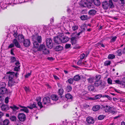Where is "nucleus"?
I'll return each instance as SVG.
<instances>
[{
    "mask_svg": "<svg viewBox=\"0 0 125 125\" xmlns=\"http://www.w3.org/2000/svg\"><path fill=\"white\" fill-rule=\"evenodd\" d=\"M7 73L9 74V81L8 85L9 86L11 87L14 85L15 83L14 78L15 77L16 78H18L19 73L17 72L16 73L12 72H9Z\"/></svg>",
    "mask_w": 125,
    "mask_h": 125,
    "instance_id": "f257e3e1",
    "label": "nucleus"
},
{
    "mask_svg": "<svg viewBox=\"0 0 125 125\" xmlns=\"http://www.w3.org/2000/svg\"><path fill=\"white\" fill-rule=\"evenodd\" d=\"M95 86L101 89H103L105 86V83L101 80H97L94 83Z\"/></svg>",
    "mask_w": 125,
    "mask_h": 125,
    "instance_id": "f03ea898",
    "label": "nucleus"
},
{
    "mask_svg": "<svg viewBox=\"0 0 125 125\" xmlns=\"http://www.w3.org/2000/svg\"><path fill=\"white\" fill-rule=\"evenodd\" d=\"M46 43L47 46L50 49H51L53 46L52 41L51 39L50 38L46 39Z\"/></svg>",
    "mask_w": 125,
    "mask_h": 125,
    "instance_id": "7ed1b4c3",
    "label": "nucleus"
},
{
    "mask_svg": "<svg viewBox=\"0 0 125 125\" xmlns=\"http://www.w3.org/2000/svg\"><path fill=\"white\" fill-rule=\"evenodd\" d=\"M31 37L33 41H37L38 42L40 43L42 42V38L41 36L33 35Z\"/></svg>",
    "mask_w": 125,
    "mask_h": 125,
    "instance_id": "20e7f679",
    "label": "nucleus"
},
{
    "mask_svg": "<svg viewBox=\"0 0 125 125\" xmlns=\"http://www.w3.org/2000/svg\"><path fill=\"white\" fill-rule=\"evenodd\" d=\"M42 102L44 104L48 105L49 104H53L49 97H44L43 99Z\"/></svg>",
    "mask_w": 125,
    "mask_h": 125,
    "instance_id": "39448f33",
    "label": "nucleus"
},
{
    "mask_svg": "<svg viewBox=\"0 0 125 125\" xmlns=\"http://www.w3.org/2000/svg\"><path fill=\"white\" fill-rule=\"evenodd\" d=\"M18 118L20 121H24L26 119V116L24 113H20L18 115Z\"/></svg>",
    "mask_w": 125,
    "mask_h": 125,
    "instance_id": "423d86ee",
    "label": "nucleus"
},
{
    "mask_svg": "<svg viewBox=\"0 0 125 125\" xmlns=\"http://www.w3.org/2000/svg\"><path fill=\"white\" fill-rule=\"evenodd\" d=\"M53 41L55 43L57 44H61V39L60 36H54L53 37Z\"/></svg>",
    "mask_w": 125,
    "mask_h": 125,
    "instance_id": "0eeeda50",
    "label": "nucleus"
},
{
    "mask_svg": "<svg viewBox=\"0 0 125 125\" xmlns=\"http://www.w3.org/2000/svg\"><path fill=\"white\" fill-rule=\"evenodd\" d=\"M19 106L21 108L20 111L21 112H23L26 113H28L29 112V111L28 109V107L22 106L20 105H19Z\"/></svg>",
    "mask_w": 125,
    "mask_h": 125,
    "instance_id": "6e6552de",
    "label": "nucleus"
},
{
    "mask_svg": "<svg viewBox=\"0 0 125 125\" xmlns=\"http://www.w3.org/2000/svg\"><path fill=\"white\" fill-rule=\"evenodd\" d=\"M86 121L89 124H93L94 123V120L93 117L88 116L86 118Z\"/></svg>",
    "mask_w": 125,
    "mask_h": 125,
    "instance_id": "1a4fd4ad",
    "label": "nucleus"
},
{
    "mask_svg": "<svg viewBox=\"0 0 125 125\" xmlns=\"http://www.w3.org/2000/svg\"><path fill=\"white\" fill-rule=\"evenodd\" d=\"M23 45L25 47H29L30 44V40L28 39H24L23 41Z\"/></svg>",
    "mask_w": 125,
    "mask_h": 125,
    "instance_id": "9d476101",
    "label": "nucleus"
},
{
    "mask_svg": "<svg viewBox=\"0 0 125 125\" xmlns=\"http://www.w3.org/2000/svg\"><path fill=\"white\" fill-rule=\"evenodd\" d=\"M16 38L20 43L22 42L25 39L23 36L21 35H19L17 37H16Z\"/></svg>",
    "mask_w": 125,
    "mask_h": 125,
    "instance_id": "9b49d317",
    "label": "nucleus"
},
{
    "mask_svg": "<svg viewBox=\"0 0 125 125\" xmlns=\"http://www.w3.org/2000/svg\"><path fill=\"white\" fill-rule=\"evenodd\" d=\"M102 7L104 10H107L108 8V4L107 1L104 2L102 3Z\"/></svg>",
    "mask_w": 125,
    "mask_h": 125,
    "instance_id": "f8f14e48",
    "label": "nucleus"
},
{
    "mask_svg": "<svg viewBox=\"0 0 125 125\" xmlns=\"http://www.w3.org/2000/svg\"><path fill=\"white\" fill-rule=\"evenodd\" d=\"M13 42L14 44L17 47L20 48H21V46L20 44L19 43L17 39H16L13 40Z\"/></svg>",
    "mask_w": 125,
    "mask_h": 125,
    "instance_id": "ddd939ff",
    "label": "nucleus"
},
{
    "mask_svg": "<svg viewBox=\"0 0 125 125\" xmlns=\"http://www.w3.org/2000/svg\"><path fill=\"white\" fill-rule=\"evenodd\" d=\"M7 89L5 87H1L0 88V94H3L6 93Z\"/></svg>",
    "mask_w": 125,
    "mask_h": 125,
    "instance_id": "4468645a",
    "label": "nucleus"
},
{
    "mask_svg": "<svg viewBox=\"0 0 125 125\" xmlns=\"http://www.w3.org/2000/svg\"><path fill=\"white\" fill-rule=\"evenodd\" d=\"M79 3L81 7H86L87 5L86 2L84 1L83 0H81Z\"/></svg>",
    "mask_w": 125,
    "mask_h": 125,
    "instance_id": "2eb2a0df",
    "label": "nucleus"
},
{
    "mask_svg": "<svg viewBox=\"0 0 125 125\" xmlns=\"http://www.w3.org/2000/svg\"><path fill=\"white\" fill-rule=\"evenodd\" d=\"M101 106L99 105H97L93 106L92 109L93 111L95 112L98 110L100 108Z\"/></svg>",
    "mask_w": 125,
    "mask_h": 125,
    "instance_id": "dca6fc26",
    "label": "nucleus"
},
{
    "mask_svg": "<svg viewBox=\"0 0 125 125\" xmlns=\"http://www.w3.org/2000/svg\"><path fill=\"white\" fill-rule=\"evenodd\" d=\"M104 110L106 112H109L111 111L112 108L110 106L108 105H105L104 106Z\"/></svg>",
    "mask_w": 125,
    "mask_h": 125,
    "instance_id": "f3484780",
    "label": "nucleus"
},
{
    "mask_svg": "<svg viewBox=\"0 0 125 125\" xmlns=\"http://www.w3.org/2000/svg\"><path fill=\"white\" fill-rule=\"evenodd\" d=\"M71 42L72 45H74L77 43V41L75 37H72L71 38Z\"/></svg>",
    "mask_w": 125,
    "mask_h": 125,
    "instance_id": "a211bd4d",
    "label": "nucleus"
},
{
    "mask_svg": "<svg viewBox=\"0 0 125 125\" xmlns=\"http://www.w3.org/2000/svg\"><path fill=\"white\" fill-rule=\"evenodd\" d=\"M114 81L115 82V83L124 85V86L125 87V83L124 81H120L119 80H116Z\"/></svg>",
    "mask_w": 125,
    "mask_h": 125,
    "instance_id": "6ab92c4d",
    "label": "nucleus"
},
{
    "mask_svg": "<svg viewBox=\"0 0 125 125\" xmlns=\"http://www.w3.org/2000/svg\"><path fill=\"white\" fill-rule=\"evenodd\" d=\"M97 12V11L93 9L90 10L88 12V14L91 15H94Z\"/></svg>",
    "mask_w": 125,
    "mask_h": 125,
    "instance_id": "aec40b11",
    "label": "nucleus"
},
{
    "mask_svg": "<svg viewBox=\"0 0 125 125\" xmlns=\"http://www.w3.org/2000/svg\"><path fill=\"white\" fill-rule=\"evenodd\" d=\"M69 40V38L67 36H64L61 39V43H65L68 41Z\"/></svg>",
    "mask_w": 125,
    "mask_h": 125,
    "instance_id": "412c9836",
    "label": "nucleus"
},
{
    "mask_svg": "<svg viewBox=\"0 0 125 125\" xmlns=\"http://www.w3.org/2000/svg\"><path fill=\"white\" fill-rule=\"evenodd\" d=\"M63 49V47L60 45L56 46L55 50L57 51H61Z\"/></svg>",
    "mask_w": 125,
    "mask_h": 125,
    "instance_id": "4be33fe9",
    "label": "nucleus"
},
{
    "mask_svg": "<svg viewBox=\"0 0 125 125\" xmlns=\"http://www.w3.org/2000/svg\"><path fill=\"white\" fill-rule=\"evenodd\" d=\"M1 108L2 111H7L9 109V107L7 105H3L1 106Z\"/></svg>",
    "mask_w": 125,
    "mask_h": 125,
    "instance_id": "5701e85b",
    "label": "nucleus"
},
{
    "mask_svg": "<svg viewBox=\"0 0 125 125\" xmlns=\"http://www.w3.org/2000/svg\"><path fill=\"white\" fill-rule=\"evenodd\" d=\"M45 48V46L44 45L41 44L40 45L38 49V50L39 51H43V50H44Z\"/></svg>",
    "mask_w": 125,
    "mask_h": 125,
    "instance_id": "b1692460",
    "label": "nucleus"
},
{
    "mask_svg": "<svg viewBox=\"0 0 125 125\" xmlns=\"http://www.w3.org/2000/svg\"><path fill=\"white\" fill-rule=\"evenodd\" d=\"M93 2L95 5L97 6H100L101 4L99 0H93Z\"/></svg>",
    "mask_w": 125,
    "mask_h": 125,
    "instance_id": "393cba45",
    "label": "nucleus"
},
{
    "mask_svg": "<svg viewBox=\"0 0 125 125\" xmlns=\"http://www.w3.org/2000/svg\"><path fill=\"white\" fill-rule=\"evenodd\" d=\"M51 98L52 100L56 101L58 100V97L56 95H52L51 96Z\"/></svg>",
    "mask_w": 125,
    "mask_h": 125,
    "instance_id": "a878e982",
    "label": "nucleus"
},
{
    "mask_svg": "<svg viewBox=\"0 0 125 125\" xmlns=\"http://www.w3.org/2000/svg\"><path fill=\"white\" fill-rule=\"evenodd\" d=\"M73 79L74 81H76L80 80L81 77L79 75H77L74 76Z\"/></svg>",
    "mask_w": 125,
    "mask_h": 125,
    "instance_id": "bb28decb",
    "label": "nucleus"
},
{
    "mask_svg": "<svg viewBox=\"0 0 125 125\" xmlns=\"http://www.w3.org/2000/svg\"><path fill=\"white\" fill-rule=\"evenodd\" d=\"M109 7L110 8H112L114 7V5L111 0H110L109 1Z\"/></svg>",
    "mask_w": 125,
    "mask_h": 125,
    "instance_id": "cd10ccee",
    "label": "nucleus"
},
{
    "mask_svg": "<svg viewBox=\"0 0 125 125\" xmlns=\"http://www.w3.org/2000/svg\"><path fill=\"white\" fill-rule=\"evenodd\" d=\"M36 104L35 103H34L33 104H31L30 106H28L27 107L28 108L30 109H32L33 108H35L36 106Z\"/></svg>",
    "mask_w": 125,
    "mask_h": 125,
    "instance_id": "c85d7f7f",
    "label": "nucleus"
},
{
    "mask_svg": "<svg viewBox=\"0 0 125 125\" xmlns=\"http://www.w3.org/2000/svg\"><path fill=\"white\" fill-rule=\"evenodd\" d=\"M10 108L12 109L13 111H15L19 109V107H17L15 105H13L12 106H10Z\"/></svg>",
    "mask_w": 125,
    "mask_h": 125,
    "instance_id": "c756f323",
    "label": "nucleus"
},
{
    "mask_svg": "<svg viewBox=\"0 0 125 125\" xmlns=\"http://www.w3.org/2000/svg\"><path fill=\"white\" fill-rule=\"evenodd\" d=\"M111 63V62L110 61L107 60L105 61L104 63V65L105 66H107L110 65Z\"/></svg>",
    "mask_w": 125,
    "mask_h": 125,
    "instance_id": "7c9ffc66",
    "label": "nucleus"
},
{
    "mask_svg": "<svg viewBox=\"0 0 125 125\" xmlns=\"http://www.w3.org/2000/svg\"><path fill=\"white\" fill-rule=\"evenodd\" d=\"M80 18L82 20H85L88 18V17L87 15H83L80 17Z\"/></svg>",
    "mask_w": 125,
    "mask_h": 125,
    "instance_id": "2f4dec72",
    "label": "nucleus"
},
{
    "mask_svg": "<svg viewBox=\"0 0 125 125\" xmlns=\"http://www.w3.org/2000/svg\"><path fill=\"white\" fill-rule=\"evenodd\" d=\"M65 97L68 99H72L73 98L72 96L69 94H67L65 95Z\"/></svg>",
    "mask_w": 125,
    "mask_h": 125,
    "instance_id": "473e14b6",
    "label": "nucleus"
},
{
    "mask_svg": "<svg viewBox=\"0 0 125 125\" xmlns=\"http://www.w3.org/2000/svg\"><path fill=\"white\" fill-rule=\"evenodd\" d=\"M88 89L90 91H93L94 90V87L92 85H90L88 86Z\"/></svg>",
    "mask_w": 125,
    "mask_h": 125,
    "instance_id": "72a5a7b5",
    "label": "nucleus"
},
{
    "mask_svg": "<svg viewBox=\"0 0 125 125\" xmlns=\"http://www.w3.org/2000/svg\"><path fill=\"white\" fill-rule=\"evenodd\" d=\"M10 119L12 121H16V117L14 115H12L10 116Z\"/></svg>",
    "mask_w": 125,
    "mask_h": 125,
    "instance_id": "f704fd0d",
    "label": "nucleus"
},
{
    "mask_svg": "<svg viewBox=\"0 0 125 125\" xmlns=\"http://www.w3.org/2000/svg\"><path fill=\"white\" fill-rule=\"evenodd\" d=\"M33 44L34 47L36 48H38L39 46V44L36 41H34V42L33 43Z\"/></svg>",
    "mask_w": 125,
    "mask_h": 125,
    "instance_id": "c9c22d12",
    "label": "nucleus"
},
{
    "mask_svg": "<svg viewBox=\"0 0 125 125\" xmlns=\"http://www.w3.org/2000/svg\"><path fill=\"white\" fill-rule=\"evenodd\" d=\"M9 123V120L7 119L4 120L3 122V125H8Z\"/></svg>",
    "mask_w": 125,
    "mask_h": 125,
    "instance_id": "e433bc0d",
    "label": "nucleus"
},
{
    "mask_svg": "<svg viewBox=\"0 0 125 125\" xmlns=\"http://www.w3.org/2000/svg\"><path fill=\"white\" fill-rule=\"evenodd\" d=\"M115 57V55L113 54H109L108 56V58L109 59H112Z\"/></svg>",
    "mask_w": 125,
    "mask_h": 125,
    "instance_id": "4c0bfd02",
    "label": "nucleus"
},
{
    "mask_svg": "<svg viewBox=\"0 0 125 125\" xmlns=\"http://www.w3.org/2000/svg\"><path fill=\"white\" fill-rule=\"evenodd\" d=\"M66 89L68 92L71 91L72 89L71 86L70 85H68L66 88Z\"/></svg>",
    "mask_w": 125,
    "mask_h": 125,
    "instance_id": "58836bf2",
    "label": "nucleus"
},
{
    "mask_svg": "<svg viewBox=\"0 0 125 125\" xmlns=\"http://www.w3.org/2000/svg\"><path fill=\"white\" fill-rule=\"evenodd\" d=\"M73 79L72 78H70L67 81H66V82H67L70 84H72L73 83Z\"/></svg>",
    "mask_w": 125,
    "mask_h": 125,
    "instance_id": "ea45409f",
    "label": "nucleus"
},
{
    "mask_svg": "<svg viewBox=\"0 0 125 125\" xmlns=\"http://www.w3.org/2000/svg\"><path fill=\"white\" fill-rule=\"evenodd\" d=\"M42 52L45 54H48L50 53L49 51L46 48L44 50H43Z\"/></svg>",
    "mask_w": 125,
    "mask_h": 125,
    "instance_id": "a19ab883",
    "label": "nucleus"
},
{
    "mask_svg": "<svg viewBox=\"0 0 125 125\" xmlns=\"http://www.w3.org/2000/svg\"><path fill=\"white\" fill-rule=\"evenodd\" d=\"M63 90L62 88H61L60 89H59V90L58 92L59 94L60 95H61L63 94Z\"/></svg>",
    "mask_w": 125,
    "mask_h": 125,
    "instance_id": "79ce46f5",
    "label": "nucleus"
},
{
    "mask_svg": "<svg viewBox=\"0 0 125 125\" xmlns=\"http://www.w3.org/2000/svg\"><path fill=\"white\" fill-rule=\"evenodd\" d=\"M92 3H90L89 4H87V5L86 7L89 8H93V6L92 4Z\"/></svg>",
    "mask_w": 125,
    "mask_h": 125,
    "instance_id": "37998d69",
    "label": "nucleus"
},
{
    "mask_svg": "<svg viewBox=\"0 0 125 125\" xmlns=\"http://www.w3.org/2000/svg\"><path fill=\"white\" fill-rule=\"evenodd\" d=\"M116 52L117 55L118 56H120L122 54V50L120 49L118 50Z\"/></svg>",
    "mask_w": 125,
    "mask_h": 125,
    "instance_id": "c03bdc74",
    "label": "nucleus"
},
{
    "mask_svg": "<svg viewBox=\"0 0 125 125\" xmlns=\"http://www.w3.org/2000/svg\"><path fill=\"white\" fill-rule=\"evenodd\" d=\"M101 94L96 95L94 97V99L96 100L100 99L101 97Z\"/></svg>",
    "mask_w": 125,
    "mask_h": 125,
    "instance_id": "a18cd8bd",
    "label": "nucleus"
},
{
    "mask_svg": "<svg viewBox=\"0 0 125 125\" xmlns=\"http://www.w3.org/2000/svg\"><path fill=\"white\" fill-rule=\"evenodd\" d=\"M107 82L108 83L110 84H112V81L111 79L110 78H108L107 79Z\"/></svg>",
    "mask_w": 125,
    "mask_h": 125,
    "instance_id": "49530a36",
    "label": "nucleus"
},
{
    "mask_svg": "<svg viewBox=\"0 0 125 125\" xmlns=\"http://www.w3.org/2000/svg\"><path fill=\"white\" fill-rule=\"evenodd\" d=\"M116 38L117 37L116 36L112 37L110 41V42H114L116 40Z\"/></svg>",
    "mask_w": 125,
    "mask_h": 125,
    "instance_id": "de8ad7c7",
    "label": "nucleus"
},
{
    "mask_svg": "<svg viewBox=\"0 0 125 125\" xmlns=\"http://www.w3.org/2000/svg\"><path fill=\"white\" fill-rule=\"evenodd\" d=\"M104 117V115H99L98 117V119L99 120H101L103 119Z\"/></svg>",
    "mask_w": 125,
    "mask_h": 125,
    "instance_id": "09e8293b",
    "label": "nucleus"
},
{
    "mask_svg": "<svg viewBox=\"0 0 125 125\" xmlns=\"http://www.w3.org/2000/svg\"><path fill=\"white\" fill-rule=\"evenodd\" d=\"M11 62H14L16 61V58L15 57H11L10 58Z\"/></svg>",
    "mask_w": 125,
    "mask_h": 125,
    "instance_id": "8fccbe9b",
    "label": "nucleus"
},
{
    "mask_svg": "<svg viewBox=\"0 0 125 125\" xmlns=\"http://www.w3.org/2000/svg\"><path fill=\"white\" fill-rule=\"evenodd\" d=\"M72 28L73 31H75L78 29V27L77 25H74L73 26Z\"/></svg>",
    "mask_w": 125,
    "mask_h": 125,
    "instance_id": "3c124183",
    "label": "nucleus"
},
{
    "mask_svg": "<svg viewBox=\"0 0 125 125\" xmlns=\"http://www.w3.org/2000/svg\"><path fill=\"white\" fill-rule=\"evenodd\" d=\"M88 82L90 83H92L93 82V81L94 80V79L93 78H91L87 79Z\"/></svg>",
    "mask_w": 125,
    "mask_h": 125,
    "instance_id": "603ef678",
    "label": "nucleus"
},
{
    "mask_svg": "<svg viewBox=\"0 0 125 125\" xmlns=\"http://www.w3.org/2000/svg\"><path fill=\"white\" fill-rule=\"evenodd\" d=\"M96 45L97 46H101V47L103 48L105 47V46L103 44L101 43H98L96 44Z\"/></svg>",
    "mask_w": 125,
    "mask_h": 125,
    "instance_id": "864d4df0",
    "label": "nucleus"
},
{
    "mask_svg": "<svg viewBox=\"0 0 125 125\" xmlns=\"http://www.w3.org/2000/svg\"><path fill=\"white\" fill-rule=\"evenodd\" d=\"M71 45L69 44H66L65 46V48L66 49H69Z\"/></svg>",
    "mask_w": 125,
    "mask_h": 125,
    "instance_id": "5fc2aeb1",
    "label": "nucleus"
},
{
    "mask_svg": "<svg viewBox=\"0 0 125 125\" xmlns=\"http://www.w3.org/2000/svg\"><path fill=\"white\" fill-rule=\"evenodd\" d=\"M20 66H18V67H15L14 68V70L16 71H18L20 69Z\"/></svg>",
    "mask_w": 125,
    "mask_h": 125,
    "instance_id": "6e6d98bb",
    "label": "nucleus"
},
{
    "mask_svg": "<svg viewBox=\"0 0 125 125\" xmlns=\"http://www.w3.org/2000/svg\"><path fill=\"white\" fill-rule=\"evenodd\" d=\"M37 103L38 106H39L41 108L43 106L42 105V103L40 102V101L38 102Z\"/></svg>",
    "mask_w": 125,
    "mask_h": 125,
    "instance_id": "4d7b16f0",
    "label": "nucleus"
},
{
    "mask_svg": "<svg viewBox=\"0 0 125 125\" xmlns=\"http://www.w3.org/2000/svg\"><path fill=\"white\" fill-rule=\"evenodd\" d=\"M12 92V91L10 90H7V92L6 94L9 95H10Z\"/></svg>",
    "mask_w": 125,
    "mask_h": 125,
    "instance_id": "13d9d810",
    "label": "nucleus"
},
{
    "mask_svg": "<svg viewBox=\"0 0 125 125\" xmlns=\"http://www.w3.org/2000/svg\"><path fill=\"white\" fill-rule=\"evenodd\" d=\"M85 54L84 53H83L80 56V58L81 59H83L85 57Z\"/></svg>",
    "mask_w": 125,
    "mask_h": 125,
    "instance_id": "bf43d9fd",
    "label": "nucleus"
},
{
    "mask_svg": "<svg viewBox=\"0 0 125 125\" xmlns=\"http://www.w3.org/2000/svg\"><path fill=\"white\" fill-rule=\"evenodd\" d=\"M9 98L8 97H7L5 98V103L7 104L9 102Z\"/></svg>",
    "mask_w": 125,
    "mask_h": 125,
    "instance_id": "052dcab7",
    "label": "nucleus"
},
{
    "mask_svg": "<svg viewBox=\"0 0 125 125\" xmlns=\"http://www.w3.org/2000/svg\"><path fill=\"white\" fill-rule=\"evenodd\" d=\"M0 85L1 87H5L6 85V84L5 83L3 82H1L0 83Z\"/></svg>",
    "mask_w": 125,
    "mask_h": 125,
    "instance_id": "680f3d73",
    "label": "nucleus"
},
{
    "mask_svg": "<svg viewBox=\"0 0 125 125\" xmlns=\"http://www.w3.org/2000/svg\"><path fill=\"white\" fill-rule=\"evenodd\" d=\"M67 11L69 13H70L72 14H73V13L71 12V10L68 8V9L67 10Z\"/></svg>",
    "mask_w": 125,
    "mask_h": 125,
    "instance_id": "e2e57ef3",
    "label": "nucleus"
},
{
    "mask_svg": "<svg viewBox=\"0 0 125 125\" xmlns=\"http://www.w3.org/2000/svg\"><path fill=\"white\" fill-rule=\"evenodd\" d=\"M15 123L17 125H21V122L18 120L16 121Z\"/></svg>",
    "mask_w": 125,
    "mask_h": 125,
    "instance_id": "0e129e2a",
    "label": "nucleus"
},
{
    "mask_svg": "<svg viewBox=\"0 0 125 125\" xmlns=\"http://www.w3.org/2000/svg\"><path fill=\"white\" fill-rule=\"evenodd\" d=\"M24 89L26 92H29L30 91L29 89L26 87H25L24 88Z\"/></svg>",
    "mask_w": 125,
    "mask_h": 125,
    "instance_id": "69168bd1",
    "label": "nucleus"
},
{
    "mask_svg": "<svg viewBox=\"0 0 125 125\" xmlns=\"http://www.w3.org/2000/svg\"><path fill=\"white\" fill-rule=\"evenodd\" d=\"M14 46V45L13 44H10L8 46V48H11L13 47Z\"/></svg>",
    "mask_w": 125,
    "mask_h": 125,
    "instance_id": "338daca9",
    "label": "nucleus"
},
{
    "mask_svg": "<svg viewBox=\"0 0 125 125\" xmlns=\"http://www.w3.org/2000/svg\"><path fill=\"white\" fill-rule=\"evenodd\" d=\"M20 63L18 61H16L15 63V65L17 67H18V66L20 65Z\"/></svg>",
    "mask_w": 125,
    "mask_h": 125,
    "instance_id": "774afa93",
    "label": "nucleus"
}]
</instances>
